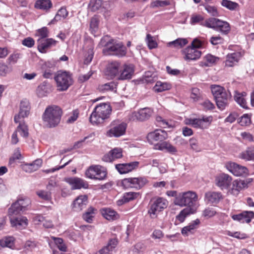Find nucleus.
I'll use <instances>...</instances> for the list:
<instances>
[{"mask_svg":"<svg viewBox=\"0 0 254 254\" xmlns=\"http://www.w3.org/2000/svg\"><path fill=\"white\" fill-rule=\"evenodd\" d=\"M62 114L63 111L60 107L48 106L42 115L44 125L49 128L56 127L60 123Z\"/></svg>","mask_w":254,"mask_h":254,"instance_id":"1","label":"nucleus"},{"mask_svg":"<svg viewBox=\"0 0 254 254\" xmlns=\"http://www.w3.org/2000/svg\"><path fill=\"white\" fill-rule=\"evenodd\" d=\"M197 201V194L192 191H188L179 193L174 198V203L181 207L187 206L186 208H193L195 212L198 207Z\"/></svg>","mask_w":254,"mask_h":254,"instance_id":"2","label":"nucleus"},{"mask_svg":"<svg viewBox=\"0 0 254 254\" xmlns=\"http://www.w3.org/2000/svg\"><path fill=\"white\" fill-rule=\"evenodd\" d=\"M111 111V107L109 103H100L94 108L90 115V121L93 124L101 123L109 117Z\"/></svg>","mask_w":254,"mask_h":254,"instance_id":"3","label":"nucleus"},{"mask_svg":"<svg viewBox=\"0 0 254 254\" xmlns=\"http://www.w3.org/2000/svg\"><path fill=\"white\" fill-rule=\"evenodd\" d=\"M106 41V37H104L101 40L100 43V45L105 47L103 49V53L104 55H114L119 57L125 56L126 55V48L122 42L113 43L112 45L110 42L104 44Z\"/></svg>","mask_w":254,"mask_h":254,"instance_id":"4","label":"nucleus"},{"mask_svg":"<svg viewBox=\"0 0 254 254\" xmlns=\"http://www.w3.org/2000/svg\"><path fill=\"white\" fill-rule=\"evenodd\" d=\"M54 78L58 89L61 91L66 90L73 82L72 74L65 70L57 71Z\"/></svg>","mask_w":254,"mask_h":254,"instance_id":"5","label":"nucleus"},{"mask_svg":"<svg viewBox=\"0 0 254 254\" xmlns=\"http://www.w3.org/2000/svg\"><path fill=\"white\" fill-rule=\"evenodd\" d=\"M200 25L207 28L217 29L224 34H227L230 30L228 22L213 17L204 20Z\"/></svg>","mask_w":254,"mask_h":254,"instance_id":"6","label":"nucleus"},{"mask_svg":"<svg viewBox=\"0 0 254 254\" xmlns=\"http://www.w3.org/2000/svg\"><path fill=\"white\" fill-rule=\"evenodd\" d=\"M31 201L27 197L19 198L8 209V215H17L28 209Z\"/></svg>","mask_w":254,"mask_h":254,"instance_id":"7","label":"nucleus"},{"mask_svg":"<svg viewBox=\"0 0 254 254\" xmlns=\"http://www.w3.org/2000/svg\"><path fill=\"white\" fill-rule=\"evenodd\" d=\"M127 124L119 121H113L110 125L106 135L109 137H119L126 132Z\"/></svg>","mask_w":254,"mask_h":254,"instance_id":"8","label":"nucleus"},{"mask_svg":"<svg viewBox=\"0 0 254 254\" xmlns=\"http://www.w3.org/2000/svg\"><path fill=\"white\" fill-rule=\"evenodd\" d=\"M168 204L167 200L162 197H158L153 201L148 211L151 218L157 217L159 212L166 208Z\"/></svg>","mask_w":254,"mask_h":254,"instance_id":"9","label":"nucleus"},{"mask_svg":"<svg viewBox=\"0 0 254 254\" xmlns=\"http://www.w3.org/2000/svg\"><path fill=\"white\" fill-rule=\"evenodd\" d=\"M85 175L87 178L91 179L103 180L106 178L107 172L100 166H92L86 171Z\"/></svg>","mask_w":254,"mask_h":254,"instance_id":"10","label":"nucleus"},{"mask_svg":"<svg viewBox=\"0 0 254 254\" xmlns=\"http://www.w3.org/2000/svg\"><path fill=\"white\" fill-rule=\"evenodd\" d=\"M147 183L145 178H129L124 179L122 181L123 185L126 188L139 189Z\"/></svg>","mask_w":254,"mask_h":254,"instance_id":"11","label":"nucleus"},{"mask_svg":"<svg viewBox=\"0 0 254 254\" xmlns=\"http://www.w3.org/2000/svg\"><path fill=\"white\" fill-rule=\"evenodd\" d=\"M122 64H123L119 61L109 63L106 67V75L111 78H116L118 79Z\"/></svg>","mask_w":254,"mask_h":254,"instance_id":"12","label":"nucleus"},{"mask_svg":"<svg viewBox=\"0 0 254 254\" xmlns=\"http://www.w3.org/2000/svg\"><path fill=\"white\" fill-rule=\"evenodd\" d=\"M153 110L149 108H144L139 110L138 112L132 113L129 117L131 121H143L148 119L152 115Z\"/></svg>","mask_w":254,"mask_h":254,"instance_id":"13","label":"nucleus"},{"mask_svg":"<svg viewBox=\"0 0 254 254\" xmlns=\"http://www.w3.org/2000/svg\"><path fill=\"white\" fill-rule=\"evenodd\" d=\"M30 110L29 102L26 100L21 101L19 106V112L14 117V122L18 123L20 122L21 119L27 117L29 114Z\"/></svg>","mask_w":254,"mask_h":254,"instance_id":"14","label":"nucleus"},{"mask_svg":"<svg viewBox=\"0 0 254 254\" xmlns=\"http://www.w3.org/2000/svg\"><path fill=\"white\" fill-rule=\"evenodd\" d=\"M248 182L244 180H236L232 183L228 189V192L233 195H237L240 191L243 189L247 188Z\"/></svg>","mask_w":254,"mask_h":254,"instance_id":"15","label":"nucleus"},{"mask_svg":"<svg viewBox=\"0 0 254 254\" xmlns=\"http://www.w3.org/2000/svg\"><path fill=\"white\" fill-rule=\"evenodd\" d=\"M134 72V66L131 64H124L118 77L119 80H127L132 78Z\"/></svg>","mask_w":254,"mask_h":254,"instance_id":"16","label":"nucleus"},{"mask_svg":"<svg viewBox=\"0 0 254 254\" xmlns=\"http://www.w3.org/2000/svg\"><path fill=\"white\" fill-rule=\"evenodd\" d=\"M232 178L227 174H222L216 177V185L221 190L228 189L231 185Z\"/></svg>","mask_w":254,"mask_h":254,"instance_id":"17","label":"nucleus"},{"mask_svg":"<svg viewBox=\"0 0 254 254\" xmlns=\"http://www.w3.org/2000/svg\"><path fill=\"white\" fill-rule=\"evenodd\" d=\"M65 181L70 185L72 190L80 189L82 188H88V184L83 180L79 178H67L65 179Z\"/></svg>","mask_w":254,"mask_h":254,"instance_id":"18","label":"nucleus"},{"mask_svg":"<svg viewBox=\"0 0 254 254\" xmlns=\"http://www.w3.org/2000/svg\"><path fill=\"white\" fill-rule=\"evenodd\" d=\"M185 55L184 59L186 61L196 60L201 55V52L196 48L189 46L183 50Z\"/></svg>","mask_w":254,"mask_h":254,"instance_id":"19","label":"nucleus"},{"mask_svg":"<svg viewBox=\"0 0 254 254\" xmlns=\"http://www.w3.org/2000/svg\"><path fill=\"white\" fill-rule=\"evenodd\" d=\"M254 217V212L252 211H244L238 214L233 215L232 219L241 223H249Z\"/></svg>","mask_w":254,"mask_h":254,"instance_id":"20","label":"nucleus"},{"mask_svg":"<svg viewBox=\"0 0 254 254\" xmlns=\"http://www.w3.org/2000/svg\"><path fill=\"white\" fill-rule=\"evenodd\" d=\"M139 162L137 161L128 163L118 164L116 165V169L120 174H126L138 167Z\"/></svg>","mask_w":254,"mask_h":254,"instance_id":"21","label":"nucleus"},{"mask_svg":"<svg viewBox=\"0 0 254 254\" xmlns=\"http://www.w3.org/2000/svg\"><path fill=\"white\" fill-rule=\"evenodd\" d=\"M38 49L42 53L46 52L47 50L56 45L57 41L52 38L47 39H38L37 40Z\"/></svg>","mask_w":254,"mask_h":254,"instance_id":"22","label":"nucleus"},{"mask_svg":"<svg viewBox=\"0 0 254 254\" xmlns=\"http://www.w3.org/2000/svg\"><path fill=\"white\" fill-rule=\"evenodd\" d=\"M147 138L150 142H152L153 141H161L168 138V134L164 130L156 129L153 132L149 133Z\"/></svg>","mask_w":254,"mask_h":254,"instance_id":"23","label":"nucleus"},{"mask_svg":"<svg viewBox=\"0 0 254 254\" xmlns=\"http://www.w3.org/2000/svg\"><path fill=\"white\" fill-rule=\"evenodd\" d=\"M228 168L230 172L236 176H245L248 174V169L235 163H230Z\"/></svg>","mask_w":254,"mask_h":254,"instance_id":"24","label":"nucleus"},{"mask_svg":"<svg viewBox=\"0 0 254 254\" xmlns=\"http://www.w3.org/2000/svg\"><path fill=\"white\" fill-rule=\"evenodd\" d=\"M123 156L122 149L120 148H115L105 154L102 160L106 162H112L115 159L121 158Z\"/></svg>","mask_w":254,"mask_h":254,"instance_id":"25","label":"nucleus"},{"mask_svg":"<svg viewBox=\"0 0 254 254\" xmlns=\"http://www.w3.org/2000/svg\"><path fill=\"white\" fill-rule=\"evenodd\" d=\"M8 216L10 218L11 224L13 227L21 229L26 227L28 225V220L25 217H15V215Z\"/></svg>","mask_w":254,"mask_h":254,"instance_id":"26","label":"nucleus"},{"mask_svg":"<svg viewBox=\"0 0 254 254\" xmlns=\"http://www.w3.org/2000/svg\"><path fill=\"white\" fill-rule=\"evenodd\" d=\"M88 203V197L86 195L78 196L73 202V209L79 211L85 208Z\"/></svg>","mask_w":254,"mask_h":254,"instance_id":"27","label":"nucleus"},{"mask_svg":"<svg viewBox=\"0 0 254 254\" xmlns=\"http://www.w3.org/2000/svg\"><path fill=\"white\" fill-rule=\"evenodd\" d=\"M247 93L245 92H240L238 91H235L234 98L235 101L242 108L247 109L248 105L246 99Z\"/></svg>","mask_w":254,"mask_h":254,"instance_id":"28","label":"nucleus"},{"mask_svg":"<svg viewBox=\"0 0 254 254\" xmlns=\"http://www.w3.org/2000/svg\"><path fill=\"white\" fill-rule=\"evenodd\" d=\"M155 147L156 149L165 150L170 153H175L177 151L176 147L167 141L158 143L155 145Z\"/></svg>","mask_w":254,"mask_h":254,"instance_id":"29","label":"nucleus"},{"mask_svg":"<svg viewBox=\"0 0 254 254\" xmlns=\"http://www.w3.org/2000/svg\"><path fill=\"white\" fill-rule=\"evenodd\" d=\"M231 96L230 92L226 95L221 96L217 97L215 98L216 105L219 109L223 110L228 104V100L230 99Z\"/></svg>","mask_w":254,"mask_h":254,"instance_id":"30","label":"nucleus"},{"mask_svg":"<svg viewBox=\"0 0 254 254\" xmlns=\"http://www.w3.org/2000/svg\"><path fill=\"white\" fill-rule=\"evenodd\" d=\"M240 57L241 54L239 52L228 54L225 61V65L228 67L234 66L238 62Z\"/></svg>","mask_w":254,"mask_h":254,"instance_id":"31","label":"nucleus"},{"mask_svg":"<svg viewBox=\"0 0 254 254\" xmlns=\"http://www.w3.org/2000/svg\"><path fill=\"white\" fill-rule=\"evenodd\" d=\"M200 223L199 219H197L190 223L189 225L184 227L182 230V234L185 236H188L189 234L193 233Z\"/></svg>","mask_w":254,"mask_h":254,"instance_id":"32","label":"nucleus"},{"mask_svg":"<svg viewBox=\"0 0 254 254\" xmlns=\"http://www.w3.org/2000/svg\"><path fill=\"white\" fill-rule=\"evenodd\" d=\"M220 192L209 191L205 193V200L208 203H217L222 198Z\"/></svg>","mask_w":254,"mask_h":254,"instance_id":"33","label":"nucleus"},{"mask_svg":"<svg viewBox=\"0 0 254 254\" xmlns=\"http://www.w3.org/2000/svg\"><path fill=\"white\" fill-rule=\"evenodd\" d=\"M219 60L218 57L211 54H207L203 58V61L200 62L202 66H210L216 64Z\"/></svg>","mask_w":254,"mask_h":254,"instance_id":"34","label":"nucleus"},{"mask_svg":"<svg viewBox=\"0 0 254 254\" xmlns=\"http://www.w3.org/2000/svg\"><path fill=\"white\" fill-rule=\"evenodd\" d=\"M42 160L39 159L35 160L33 163L24 165L23 170L28 173H31L38 170L42 165Z\"/></svg>","mask_w":254,"mask_h":254,"instance_id":"35","label":"nucleus"},{"mask_svg":"<svg viewBox=\"0 0 254 254\" xmlns=\"http://www.w3.org/2000/svg\"><path fill=\"white\" fill-rule=\"evenodd\" d=\"M101 213L104 217L108 220H114L119 218L117 213L111 208H103Z\"/></svg>","mask_w":254,"mask_h":254,"instance_id":"36","label":"nucleus"},{"mask_svg":"<svg viewBox=\"0 0 254 254\" xmlns=\"http://www.w3.org/2000/svg\"><path fill=\"white\" fill-rule=\"evenodd\" d=\"M240 157L247 161H254V147L247 148L240 154Z\"/></svg>","mask_w":254,"mask_h":254,"instance_id":"37","label":"nucleus"},{"mask_svg":"<svg viewBox=\"0 0 254 254\" xmlns=\"http://www.w3.org/2000/svg\"><path fill=\"white\" fill-rule=\"evenodd\" d=\"M211 92L214 98H215L217 97L226 95V94L228 93V92L229 91H226L223 87L219 85H213L211 86Z\"/></svg>","mask_w":254,"mask_h":254,"instance_id":"38","label":"nucleus"},{"mask_svg":"<svg viewBox=\"0 0 254 254\" xmlns=\"http://www.w3.org/2000/svg\"><path fill=\"white\" fill-rule=\"evenodd\" d=\"M96 212L97 209L90 206L88 208L85 213L83 214V219L88 223H91Z\"/></svg>","mask_w":254,"mask_h":254,"instance_id":"39","label":"nucleus"},{"mask_svg":"<svg viewBox=\"0 0 254 254\" xmlns=\"http://www.w3.org/2000/svg\"><path fill=\"white\" fill-rule=\"evenodd\" d=\"M139 194L134 192H126L124 194V196L121 200L118 201V205H121L123 203L131 201L138 196Z\"/></svg>","mask_w":254,"mask_h":254,"instance_id":"40","label":"nucleus"},{"mask_svg":"<svg viewBox=\"0 0 254 254\" xmlns=\"http://www.w3.org/2000/svg\"><path fill=\"white\" fill-rule=\"evenodd\" d=\"M187 43L188 41L186 39L178 38L168 43L167 45L169 47L180 49L185 46Z\"/></svg>","mask_w":254,"mask_h":254,"instance_id":"41","label":"nucleus"},{"mask_svg":"<svg viewBox=\"0 0 254 254\" xmlns=\"http://www.w3.org/2000/svg\"><path fill=\"white\" fill-rule=\"evenodd\" d=\"M195 212L194 211V209L193 208H184L180 212L178 215H177L176 219L178 220L180 222H183L184 221L187 215L190 214H193Z\"/></svg>","mask_w":254,"mask_h":254,"instance_id":"42","label":"nucleus"},{"mask_svg":"<svg viewBox=\"0 0 254 254\" xmlns=\"http://www.w3.org/2000/svg\"><path fill=\"white\" fill-rule=\"evenodd\" d=\"M52 5L50 0H38L35 3V6L37 8L47 10L51 7Z\"/></svg>","mask_w":254,"mask_h":254,"instance_id":"43","label":"nucleus"},{"mask_svg":"<svg viewBox=\"0 0 254 254\" xmlns=\"http://www.w3.org/2000/svg\"><path fill=\"white\" fill-rule=\"evenodd\" d=\"M48 85L46 82H43L40 84L36 90L37 94L39 97H43L48 93Z\"/></svg>","mask_w":254,"mask_h":254,"instance_id":"44","label":"nucleus"},{"mask_svg":"<svg viewBox=\"0 0 254 254\" xmlns=\"http://www.w3.org/2000/svg\"><path fill=\"white\" fill-rule=\"evenodd\" d=\"M171 88V85L161 81H157L154 87V89L158 92H162Z\"/></svg>","mask_w":254,"mask_h":254,"instance_id":"45","label":"nucleus"},{"mask_svg":"<svg viewBox=\"0 0 254 254\" xmlns=\"http://www.w3.org/2000/svg\"><path fill=\"white\" fill-rule=\"evenodd\" d=\"M0 245L2 247L12 248L14 245V239L13 237H9L4 238L0 240Z\"/></svg>","mask_w":254,"mask_h":254,"instance_id":"46","label":"nucleus"},{"mask_svg":"<svg viewBox=\"0 0 254 254\" xmlns=\"http://www.w3.org/2000/svg\"><path fill=\"white\" fill-rule=\"evenodd\" d=\"M16 130L23 137H27L28 136V127L24 123H20Z\"/></svg>","mask_w":254,"mask_h":254,"instance_id":"47","label":"nucleus"},{"mask_svg":"<svg viewBox=\"0 0 254 254\" xmlns=\"http://www.w3.org/2000/svg\"><path fill=\"white\" fill-rule=\"evenodd\" d=\"M67 15L68 12L66 9L65 7H62L58 11L54 18V20L58 21L61 20L62 18L65 19Z\"/></svg>","mask_w":254,"mask_h":254,"instance_id":"48","label":"nucleus"},{"mask_svg":"<svg viewBox=\"0 0 254 254\" xmlns=\"http://www.w3.org/2000/svg\"><path fill=\"white\" fill-rule=\"evenodd\" d=\"M36 194L40 198L45 200H49L52 198L51 192L47 190H39L36 191Z\"/></svg>","mask_w":254,"mask_h":254,"instance_id":"49","label":"nucleus"},{"mask_svg":"<svg viewBox=\"0 0 254 254\" xmlns=\"http://www.w3.org/2000/svg\"><path fill=\"white\" fill-rule=\"evenodd\" d=\"M12 67L8 66L3 63H0V76H5L7 74L11 72Z\"/></svg>","mask_w":254,"mask_h":254,"instance_id":"50","label":"nucleus"},{"mask_svg":"<svg viewBox=\"0 0 254 254\" xmlns=\"http://www.w3.org/2000/svg\"><path fill=\"white\" fill-rule=\"evenodd\" d=\"M221 5L231 10H235L238 6L237 3L229 0H222Z\"/></svg>","mask_w":254,"mask_h":254,"instance_id":"51","label":"nucleus"},{"mask_svg":"<svg viewBox=\"0 0 254 254\" xmlns=\"http://www.w3.org/2000/svg\"><path fill=\"white\" fill-rule=\"evenodd\" d=\"M58 249L62 252H66L67 248L64 244L63 240L60 238L52 237Z\"/></svg>","mask_w":254,"mask_h":254,"instance_id":"52","label":"nucleus"},{"mask_svg":"<svg viewBox=\"0 0 254 254\" xmlns=\"http://www.w3.org/2000/svg\"><path fill=\"white\" fill-rule=\"evenodd\" d=\"M117 85L114 82H110L101 85L100 89L103 91H114L116 89Z\"/></svg>","mask_w":254,"mask_h":254,"instance_id":"53","label":"nucleus"},{"mask_svg":"<svg viewBox=\"0 0 254 254\" xmlns=\"http://www.w3.org/2000/svg\"><path fill=\"white\" fill-rule=\"evenodd\" d=\"M216 213V211L213 208L207 207L202 211V215L206 218H209L214 216Z\"/></svg>","mask_w":254,"mask_h":254,"instance_id":"54","label":"nucleus"},{"mask_svg":"<svg viewBox=\"0 0 254 254\" xmlns=\"http://www.w3.org/2000/svg\"><path fill=\"white\" fill-rule=\"evenodd\" d=\"M99 19L97 16H94L91 18L90 28L92 31H96L98 27Z\"/></svg>","mask_w":254,"mask_h":254,"instance_id":"55","label":"nucleus"},{"mask_svg":"<svg viewBox=\"0 0 254 254\" xmlns=\"http://www.w3.org/2000/svg\"><path fill=\"white\" fill-rule=\"evenodd\" d=\"M146 41L148 47L150 49L155 48L157 47V44L154 40L153 37L150 34H147L146 38Z\"/></svg>","mask_w":254,"mask_h":254,"instance_id":"56","label":"nucleus"},{"mask_svg":"<svg viewBox=\"0 0 254 254\" xmlns=\"http://www.w3.org/2000/svg\"><path fill=\"white\" fill-rule=\"evenodd\" d=\"M145 249L144 244L142 242H139L136 244L132 249L134 254H139L142 252Z\"/></svg>","mask_w":254,"mask_h":254,"instance_id":"57","label":"nucleus"},{"mask_svg":"<svg viewBox=\"0 0 254 254\" xmlns=\"http://www.w3.org/2000/svg\"><path fill=\"white\" fill-rule=\"evenodd\" d=\"M39 222H43V226L46 228H53L54 226L53 223L51 220L44 219L42 216H38L37 218Z\"/></svg>","mask_w":254,"mask_h":254,"instance_id":"58","label":"nucleus"},{"mask_svg":"<svg viewBox=\"0 0 254 254\" xmlns=\"http://www.w3.org/2000/svg\"><path fill=\"white\" fill-rule=\"evenodd\" d=\"M94 52H93V47L92 46H91L88 49L87 51V55H86L85 57L84 60V64H89L93 57Z\"/></svg>","mask_w":254,"mask_h":254,"instance_id":"59","label":"nucleus"},{"mask_svg":"<svg viewBox=\"0 0 254 254\" xmlns=\"http://www.w3.org/2000/svg\"><path fill=\"white\" fill-rule=\"evenodd\" d=\"M36 35L40 37L39 39H44L48 36V28L46 27H44L38 29L37 31Z\"/></svg>","mask_w":254,"mask_h":254,"instance_id":"60","label":"nucleus"},{"mask_svg":"<svg viewBox=\"0 0 254 254\" xmlns=\"http://www.w3.org/2000/svg\"><path fill=\"white\" fill-rule=\"evenodd\" d=\"M156 122L157 125L161 127L166 128L169 126L168 122L160 116H157L156 117Z\"/></svg>","mask_w":254,"mask_h":254,"instance_id":"61","label":"nucleus"},{"mask_svg":"<svg viewBox=\"0 0 254 254\" xmlns=\"http://www.w3.org/2000/svg\"><path fill=\"white\" fill-rule=\"evenodd\" d=\"M169 4V2L167 0H156L153 1L150 5V6L152 8L157 7H163L165 5H167Z\"/></svg>","mask_w":254,"mask_h":254,"instance_id":"62","label":"nucleus"},{"mask_svg":"<svg viewBox=\"0 0 254 254\" xmlns=\"http://www.w3.org/2000/svg\"><path fill=\"white\" fill-rule=\"evenodd\" d=\"M203 17L200 15H193L191 16L190 19V23L194 25L196 23H201L203 22Z\"/></svg>","mask_w":254,"mask_h":254,"instance_id":"63","label":"nucleus"},{"mask_svg":"<svg viewBox=\"0 0 254 254\" xmlns=\"http://www.w3.org/2000/svg\"><path fill=\"white\" fill-rule=\"evenodd\" d=\"M205 9L212 16H216L218 15L217 9L214 6L207 5L205 6Z\"/></svg>","mask_w":254,"mask_h":254,"instance_id":"64","label":"nucleus"}]
</instances>
